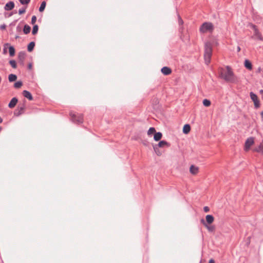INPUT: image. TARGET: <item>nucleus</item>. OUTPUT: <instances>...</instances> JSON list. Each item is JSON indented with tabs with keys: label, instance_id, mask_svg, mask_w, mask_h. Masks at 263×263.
<instances>
[{
	"label": "nucleus",
	"instance_id": "obj_1",
	"mask_svg": "<svg viewBox=\"0 0 263 263\" xmlns=\"http://www.w3.org/2000/svg\"><path fill=\"white\" fill-rule=\"evenodd\" d=\"M219 77L226 82L231 83H236L238 81V78L233 72L230 66L221 67L218 69Z\"/></svg>",
	"mask_w": 263,
	"mask_h": 263
},
{
	"label": "nucleus",
	"instance_id": "obj_2",
	"mask_svg": "<svg viewBox=\"0 0 263 263\" xmlns=\"http://www.w3.org/2000/svg\"><path fill=\"white\" fill-rule=\"evenodd\" d=\"M212 54V45L210 42H206L204 45V58L206 64L208 65L211 61Z\"/></svg>",
	"mask_w": 263,
	"mask_h": 263
},
{
	"label": "nucleus",
	"instance_id": "obj_3",
	"mask_svg": "<svg viewBox=\"0 0 263 263\" xmlns=\"http://www.w3.org/2000/svg\"><path fill=\"white\" fill-rule=\"evenodd\" d=\"M214 29V27L213 24L211 22L203 23L199 28V31L202 33L206 32L212 33Z\"/></svg>",
	"mask_w": 263,
	"mask_h": 263
},
{
	"label": "nucleus",
	"instance_id": "obj_4",
	"mask_svg": "<svg viewBox=\"0 0 263 263\" xmlns=\"http://www.w3.org/2000/svg\"><path fill=\"white\" fill-rule=\"evenodd\" d=\"M71 120L72 122L76 124L82 123L83 121V117L81 114H75L71 112L70 114Z\"/></svg>",
	"mask_w": 263,
	"mask_h": 263
},
{
	"label": "nucleus",
	"instance_id": "obj_5",
	"mask_svg": "<svg viewBox=\"0 0 263 263\" xmlns=\"http://www.w3.org/2000/svg\"><path fill=\"white\" fill-rule=\"evenodd\" d=\"M165 145L168 146L169 144L166 141L164 140L161 141L158 143V144H155L153 145V148L158 156H160L161 154V153L157 152V149H158V148L164 147Z\"/></svg>",
	"mask_w": 263,
	"mask_h": 263
},
{
	"label": "nucleus",
	"instance_id": "obj_6",
	"mask_svg": "<svg viewBox=\"0 0 263 263\" xmlns=\"http://www.w3.org/2000/svg\"><path fill=\"white\" fill-rule=\"evenodd\" d=\"M254 143V139L253 137H250L248 138L245 142L244 150L246 152H248L250 149L251 146L253 145Z\"/></svg>",
	"mask_w": 263,
	"mask_h": 263
},
{
	"label": "nucleus",
	"instance_id": "obj_7",
	"mask_svg": "<svg viewBox=\"0 0 263 263\" xmlns=\"http://www.w3.org/2000/svg\"><path fill=\"white\" fill-rule=\"evenodd\" d=\"M250 96L251 100L254 102V107L255 108H258L260 106V102L258 99V97L256 94L253 92L250 93Z\"/></svg>",
	"mask_w": 263,
	"mask_h": 263
},
{
	"label": "nucleus",
	"instance_id": "obj_8",
	"mask_svg": "<svg viewBox=\"0 0 263 263\" xmlns=\"http://www.w3.org/2000/svg\"><path fill=\"white\" fill-rule=\"evenodd\" d=\"M252 27L253 28L254 31V37H255L256 39H257L259 40L262 41L263 37H262V36H261V34L260 33V32H259L258 30L256 28V26L254 25H252Z\"/></svg>",
	"mask_w": 263,
	"mask_h": 263
},
{
	"label": "nucleus",
	"instance_id": "obj_9",
	"mask_svg": "<svg viewBox=\"0 0 263 263\" xmlns=\"http://www.w3.org/2000/svg\"><path fill=\"white\" fill-rule=\"evenodd\" d=\"M14 7V3L12 1L7 3L5 6V10L6 11H10L13 9Z\"/></svg>",
	"mask_w": 263,
	"mask_h": 263
},
{
	"label": "nucleus",
	"instance_id": "obj_10",
	"mask_svg": "<svg viewBox=\"0 0 263 263\" xmlns=\"http://www.w3.org/2000/svg\"><path fill=\"white\" fill-rule=\"evenodd\" d=\"M24 108V105H23L22 106H18L17 109L14 111V115L16 116H19L20 115L23 114Z\"/></svg>",
	"mask_w": 263,
	"mask_h": 263
},
{
	"label": "nucleus",
	"instance_id": "obj_11",
	"mask_svg": "<svg viewBox=\"0 0 263 263\" xmlns=\"http://www.w3.org/2000/svg\"><path fill=\"white\" fill-rule=\"evenodd\" d=\"M17 101H18V100L16 98H15V97L13 98L8 104L9 107L10 108H12L14 107L16 105Z\"/></svg>",
	"mask_w": 263,
	"mask_h": 263
},
{
	"label": "nucleus",
	"instance_id": "obj_12",
	"mask_svg": "<svg viewBox=\"0 0 263 263\" xmlns=\"http://www.w3.org/2000/svg\"><path fill=\"white\" fill-rule=\"evenodd\" d=\"M161 71L163 74L166 76L170 74L172 72L171 68L166 66L162 67Z\"/></svg>",
	"mask_w": 263,
	"mask_h": 263
},
{
	"label": "nucleus",
	"instance_id": "obj_13",
	"mask_svg": "<svg viewBox=\"0 0 263 263\" xmlns=\"http://www.w3.org/2000/svg\"><path fill=\"white\" fill-rule=\"evenodd\" d=\"M201 222L203 223V224L208 229V230L210 232H213L215 230V227L212 226H208L206 223L205 220L203 219H202L201 220Z\"/></svg>",
	"mask_w": 263,
	"mask_h": 263
},
{
	"label": "nucleus",
	"instance_id": "obj_14",
	"mask_svg": "<svg viewBox=\"0 0 263 263\" xmlns=\"http://www.w3.org/2000/svg\"><path fill=\"white\" fill-rule=\"evenodd\" d=\"M23 95L25 98H27L29 100H33L32 96L29 91L26 90H24L23 92Z\"/></svg>",
	"mask_w": 263,
	"mask_h": 263
},
{
	"label": "nucleus",
	"instance_id": "obj_15",
	"mask_svg": "<svg viewBox=\"0 0 263 263\" xmlns=\"http://www.w3.org/2000/svg\"><path fill=\"white\" fill-rule=\"evenodd\" d=\"M190 171L191 174L195 175L198 172V167L192 165L190 167Z\"/></svg>",
	"mask_w": 263,
	"mask_h": 263
},
{
	"label": "nucleus",
	"instance_id": "obj_16",
	"mask_svg": "<svg viewBox=\"0 0 263 263\" xmlns=\"http://www.w3.org/2000/svg\"><path fill=\"white\" fill-rule=\"evenodd\" d=\"M162 137V134L161 132L155 133L154 136V139L156 141H158L161 139Z\"/></svg>",
	"mask_w": 263,
	"mask_h": 263
},
{
	"label": "nucleus",
	"instance_id": "obj_17",
	"mask_svg": "<svg viewBox=\"0 0 263 263\" xmlns=\"http://www.w3.org/2000/svg\"><path fill=\"white\" fill-rule=\"evenodd\" d=\"M206 222L208 224H211L214 221V217L212 215H208L206 216Z\"/></svg>",
	"mask_w": 263,
	"mask_h": 263
},
{
	"label": "nucleus",
	"instance_id": "obj_18",
	"mask_svg": "<svg viewBox=\"0 0 263 263\" xmlns=\"http://www.w3.org/2000/svg\"><path fill=\"white\" fill-rule=\"evenodd\" d=\"M245 66L246 67V68H247L249 70H251L252 69V65L248 60H245Z\"/></svg>",
	"mask_w": 263,
	"mask_h": 263
},
{
	"label": "nucleus",
	"instance_id": "obj_19",
	"mask_svg": "<svg viewBox=\"0 0 263 263\" xmlns=\"http://www.w3.org/2000/svg\"><path fill=\"white\" fill-rule=\"evenodd\" d=\"M191 130V127L189 124H185L183 128V132L184 134H187Z\"/></svg>",
	"mask_w": 263,
	"mask_h": 263
},
{
	"label": "nucleus",
	"instance_id": "obj_20",
	"mask_svg": "<svg viewBox=\"0 0 263 263\" xmlns=\"http://www.w3.org/2000/svg\"><path fill=\"white\" fill-rule=\"evenodd\" d=\"M34 46H35V43L34 42H30L27 46L28 51L29 52L32 51L33 50Z\"/></svg>",
	"mask_w": 263,
	"mask_h": 263
},
{
	"label": "nucleus",
	"instance_id": "obj_21",
	"mask_svg": "<svg viewBox=\"0 0 263 263\" xmlns=\"http://www.w3.org/2000/svg\"><path fill=\"white\" fill-rule=\"evenodd\" d=\"M17 79V76L14 74H10L8 76L9 82H12L15 81Z\"/></svg>",
	"mask_w": 263,
	"mask_h": 263
},
{
	"label": "nucleus",
	"instance_id": "obj_22",
	"mask_svg": "<svg viewBox=\"0 0 263 263\" xmlns=\"http://www.w3.org/2000/svg\"><path fill=\"white\" fill-rule=\"evenodd\" d=\"M31 28L28 25H25L24 27L23 31L26 34L29 33L30 32Z\"/></svg>",
	"mask_w": 263,
	"mask_h": 263
},
{
	"label": "nucleus",
	"instance_id": "obj_23",
	"mask_svg": "<svg viewBox=\"0 0 263 263\" xmlns=\"http://www.w3.org/2000/svg\"><path fill=\"white\" fill-rule=\"evenodd\" d=\"M9 52L10 56L13 57L15 54V49L13 46H10L9 47Z\"/></svg>",
	"mask_w": 263,
	"mask_h": 263
},
{
	"label": "nucleus",
	"instance_id": "obj_24",
	"mask_svg": "<svg viewBox=\"0 0 263 263\" xmlns=\"http://www.w3.org/2000/svg\"><path fill=\"white\" fill-rule=\"evenodd\" d=\"M46 3L45 1H43L41 4V6L39 8V11L40 12H43L45 8V7H46Z\"/></svg>",
	"mask_w": 263,
	"mask_h": 263
},
{
	"label": "nucleus",
	"instance_id": "obj_25",
	"mask_svg": "<svg viewBox=\"0 0 263 263\" xmlns=\"http://www.w3.org/2000/svg\"><path fill=\"white\" fill-rule=\"evenodd\" d=\"M156 132L155 128L154 127H150L147 132V135L148 136H151L153 134H154Z\"/></svg>",
	"mask_w": 263,
	"mask_h": 263
},
{
	"label": "nucleus",
	"instance_id": "obj_26",
	"mask_svg": "<svg viewBox=\"0 0 263 263\" xmlns=\"http://www.w3.org/2000/svg\"><path fill=\"white\" fill-rule=\"evenodd\" d=\"M39 30V27L37 25H34L33 27L32 33L33 35H35L37 33Z\"/></svg>",
	"mask_w": 263,
	"mask_h": 263
},
{
	"label": "nucleus",
	"instance_id": "obj_27",
	"mask_svg": "<svg viewBox=\"0 0 263 263\" xmlns=\"http://www.w3.org/2000/svg\"><path fill=\"white\" fill-rule=\"evenodd\" d=\"M203 104L206 107H208L211 105V102L208 99H204L203 101Z\"/></svg>",
	"mask_w": 263,
	"mask_h": 263
},
{
	"label": "nucleus",
	"instance_id": "obj_28",
	"mask_svg": "<svg viewBox=\"0 0 263 263\" xmlns=\"http://www.w3.org/2000/svg\"><path fill=\"white\" fill-rule=\"evenodd\" d=\"M9 64L11 65L12 68H16V63L15 60H11L9 61Z\"/></svg>",
	"mask_w": 263,
	"mask_h": 263
},
{
	"label": "nucleus",
	"instance_id": "obj_29",
	"mask_svg": "<svg viewBox=\"0 0 263 263\" xmlns=\"http://www.w3.org/2000/svg\"><path fill=\"white\" fill-rule=\"evenodd\" d=\"M22 82L21 81H17L14 83V86L16 88H19L22 86Z\"/></svg>",
	"mask_w": 263,
	"mask_h": 263
},
{
	"label": "nucleus",
	"instance_id": "obj_30",
	"mask_svg": "<svg viewBox=\"0 0 263 263\" xmlns=\"http://www.w3.org/2000/svg\"><path fill=\"white\" fill-rule=\"evenodd\" d=\"M256 152H260L263 154V145L260 144L257 148L255 149Z\"/></svg>",
	"mask_w": 263,
	"mask_h": 263
},
{
	"label": "nucleus",
	"instance_id": "obj_31",
	"mask_svg": "<svg viewBox=\"0 0 263 263\" xmlns=\"http://www.w3.org/2000/svg\"><path fill=\"white\" fill-rule=\"evenodd\" d=\"M20 2L22 5H27L30 2V0H19Z\"/></svg>",
	"mask_w": 263,
	"mask_h": 263
},
{
	"label": "nucleus",
	"instance_id": "obj_32",
	"mask_svg": "<svg viewBox=\"0 0 263 263\" xmlns=\"http://www.w3.org/2000/svg\"><path fill=\"white\" fill-rule=\"evenodd\" d=\"M26 11V9L25 8H21V9H20L19 10H18V14H22L23 13H24Z\"/></svg>",
	"mask_w": 263,
	"mask_h": 263
},
{
	"label": "nucleus",
	"instance_id": "obj_33",
	"mask_svg": "<svg viewBox=\"0 0 263 263\" xmlns=\"http://www.w3.org/2000/svg\"><path fill=\"white\" fill-rule=\"evenodd\" d=\"M36 21V17L35 15L32 16L31 18V23L32 24H34Z\"/></svg>",
	"mask_w": 263,
	"mask_h": 263
},
{
	"label": "nucleus",
	"instance_id": "obj_34",
	"mask_svg": "<svg viewBox=\"0 0 263 263\" xmlns=\"http://www.w3.org/2000/svg\"><path fill=\"white\" fill-rule=\"evenodd\" d=\"M178 23L179 25H182L183 23V20L181 18V17L178 16Z\"/></svg>",
	"mask_w": 263,
	"mask_h": 263
},
{
	"label": "nucleus",
	"instance_id": "obj_35",
	"mask_svg": "<svg viewBox=\"0 0 263 263\" xmlns=\"http://www.w3.org/2000/svg\"><path fill=\"white\" fill-rule=\"evenodd\" d=\"M203 210L205 212H208L210 210V209L208 206H204L203 208Z\"/></svg>",
	"mask_w": 263,
	"mask_h": 263
},
{
	"label": "nucleus",
	"instance_id": "obj_36",
	"mask_svg": "<svg viewBox=\"0 0 263 263\" xmlns=\"http://www.w3.org/2000/svg\"><path fill=\"white\" fill-rule=\"evenodd\" d=\"M6 27V26L5 24H3L0 26V29L2 30L5 29Z\"/></svg>",
	"mask_w": 263,
	"mask_h": 263
},
{
	"label": "nucleus",
	"instance_id": "obj_37",
	"mask_svg": "<svg viewBox=\"0 0 263 263\" xmlns=\"http://www.w3.org/2000/svg\"><path fill=\"white\" fill-rule=\"evenodd\" d=\"M209 263H215V261L213 259H211L209 261Z\"/></svg>",
	"mask_w": 263,
	"mask_h": 263
},
{
	"label": "nucleus",
	"instance_id": "obj_38",
	"mask_svg": "<svg viewBox=\"0 0 263 263\" xmlns=\"http://www.w3.org/2000/svg\"><path fill=\"white\" fill-rule=\"evenodd\" d=\"M28 67L29 69H31V67H32V64L31 63H30L28 66Z\"/></svg>",
	"mask_w": 263,
	"mask_h": 263
},
{
	"label": "nucleus",
	"instance_id": "obj_39",
	"mask_svg": "<svg viewBox=\"0 0 263 263\" xmlns=\"http://www.w3.org/2000/svg\"><path fill=\"white\" fill-rule=\"evenodd\" d=\"M259 92H260V93H261V94H263V89H261V90H259Z\"/></svg>",
	"mask_w": 263,
	"mask_h": 263
},
{
	"label": "nucleus",
	"instance_id": "obj_40",
	"mask_svg": "<svg viewBox=\"0 0 263 263\" xmlns=\"http://www.w3.org/2000/svg\"><path fill=\"white\" fill-rule=\"evenodd\" d=\"M260 115L261 116L262 119H263V111H261L260 113Z\"/></svg>",
	"mask_w": 263,
	"mask_h": 263
},
{
	"label": "nucleus",
	"instance_id": "obj_41",
	"mask_svg": "<svg viewBox=\"0 0 263 263\" xmlns=\"http://www.w3.org/2000/svg\"><path fill=\"white\" fill-rule=\"evenodd\" d=\"M237 50L238 51H239L240 50V48L239 47H237Z\"/></svg>",
	"mask_w": 263,
	"mask_h": 263
},
{
	"label": "nucleus",
	"instance_id": "obj_42",
	"mask_svg": "<svg viewBox=\"0 0 263 263\" xmlns=\"http://www.w3.org/2000/svg\"><path fill=\"white\" fill-rule=\"evenodd\" d=\"M20 28L19 27V26H17V27H16V30H20Z\"/></svg>",
	"mask_w": 263,
	"mask_h": 263
},
{
	"label": "nucleus",
	"instance_id": "obj_43",
	"mask_svg": "<svg viewBox=\"0 0 263 263\" xmlns=\"http://www.w3.org/2000/svg\"><path fill=\"white\" fill-rule=\"evenodd\" d=\"M3 121L2 119L0 117V123H1Z\"/></svg>",
	"mask_w": 263,
	"mask_h": 263
},
{
	"label": "nucleus",
	"instance_id": "obj_44",
	"mask_svg": "<svg viewBox=\"0 0 263 263\" xmlns=\"http://www.w3.org/2000/svg\"><path fill=\"white\" fill-rule=\"evenodd\" d=\"M157 152H158V153H160V151H159V148L157 149Z\"/></svg>",
	"mask_w": 263,
	"mask_h": 263
},
{
	"label": "nucleus",
	"instance_id": "obj_45",
	"mask_svg": "<svg viewBox=\"0 0 263 263\" xmlns=\"http://www.w3.org/2000/svg\"><path fill=\"white\" fill-rule=\"evenodd\" d=\"M18 36H16V39L18 38Z\"/></svg>",
	"mask_w": 263,
	"mask_h": 263
},
{
	"label": "nucleus",
	"instance_id": "obj_46",
	"mask_svg": "<svg viewBox=\"0 0 263 263\" xmlns=\"http://www.w3.org/2000/svg\"><path fill=\"white\" fill-rule=\"evenodd\" d=\"M1 129H2V128H1V127L0 126V131L1 130Z\"/></svg>",
	"mask_w": 263,
	"mask_h": 263
}]
</instances>
